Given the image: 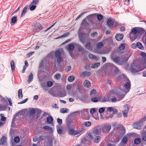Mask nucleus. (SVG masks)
Wrapping results in <instances>:
<instances>
[{
    "instance_id": "obj_29",
    "label": "nucleus",
    "mask_w": 146,
    "mask_h": 146,
    "mask_svg": "<svg viewBox=\"0 0 146 146\" xmlns=\"http://www.w3.org/2000/svg\"><path fill=\"white\" fill-rule=\"evenodd\" d=\"M100 62H97L92 64L91 66V68H97L100 65Z\"/></svg>"
},
{
    "instance_id": "obj_40",
    "label": "nucleus",
    "mask_w": 146,
    "mask_h": 146,
    "mask_svg": "<svg viewBox=\"0 0 146 146\" xmlns=\"http://www.w3.org/2000/svg\"><path fill=\"white\" fill-rule=\"evenodd\" d=\"M29 7H30V10L32 11L34 10L35 9L36 7V6L34 5H31V3L29 5Z\"/></svg>"
},
{
    "instance_id": "obj_59",
    "label": "nucleus",
    "mask_w": 146,
    "mask_h": 146,
    "mask_svg": "<svg viewBox=\"0 0 146 146\" xmlns=\"http://www.w3.org/2000/svg\"><path fill=\"white\" fill-rule=\"evenodd\" d=\"M22 6V5L21 4L19 7L12 14L13 15L17 12L19 10L20 8H21V7Z\"/></svg>"
},
{
    "instance_id": "obj_60",
    "label": "nucleus",
    "mask_w": 146,
    "mask_h": 146,
    "mask_svg": "<svg viewBox=\"0 0 146 146\" xmlns=\"http://www.w3.org/2000/svg\"><path fill=\"white\" fill-rule=\"evenodd\" d=\"M28 98H27L23 101H21L20 102L18 103V104H22L26 102L28 100Z\"/></svg>"
},
{
    "instance_id": "obj_10",
    "label": "nucleus",
    "mask_w": 146,
    "mask_h": 146,
    "mask_svg": "<svg viewBox=\"0 0 146 146\" xmlns=\"http://www.w3.org/2000/svg\"><path fill=\"white\" fill-rule=\"evenodd\" d=\"M128 58H126L125 57H122L121 58L119 57V59L118 60V64L122 65L125 64L127 61Z\"/></svg>"
},
{
    "instance_id": "obj_49",
    "label": "nucleus",
    "mask_w": 146,
    "mask_h": 146,
    "mask_svg": "<svg viewBox=\"0 0 146 146\" xmlns=\"http://www.w3.org/2000/svg\"><path fill=\"white\" fill-rule=\"evenodd\" d=\"M91 100L94 102H96L98 101V99L97 97H94L91 99Z\"/></svg>"
},
{
    "instance_id": "obj_37",
    "label": "nucleus",
    "mask_w": 146,
    "mask_h": 146,
    "mask_svg": "<svg viewBox=\"0 0 146 146\" xmlns=\"http://www.w3.org/2000/svg\"><path fill=\"white\" fill-rule=\"evenodd\" d=\"M75 79V77L73 76H69L68 78V81L69 82H71L73 81Z\"/></svg>"
},
{
    "instance_id": "obj_41",
    "label": "nucleus",
    "mask_w": 146,
    "mask_h": 146,
    "mask_svg": "<svg viewBox=\"0 0 146 146\" xmlns=\"http://www.w3.org/2000/svg\"><path fill=\"white\" fill-rule=\"evenodd\" d=\"M70 34V33L69 32L66 33L64 34L63 35L61 36H60L57 37L56 38V39H58L59 38H62L63 37H66L68 36Z\"/></svg>"
},
{
    "instance_id": "obj_1",
    "label": "nucleus",
    "mask_w": 146,
    "mask_h": 146,
    "mask_svg": "<svg viewBox=\"0 0 146 146\" xmlns=\"http://www.w3.org/2000/svg\"><path fill=\"white\" fill-rule=\"evenodd\" d=\"M130 82L128 80L126 83L124 85L125 88L127 89L125 90V89L121 90L120 88H118L117 90L116 91V90H115L114 93L118 96V97L121 99H122L125 96V95L129 91L130 87Z\"/></svg>"
},
{
    "instance_id": "obj_20",
    "label": "nucleus",
    "mask_w": 146,
    "mask_h": 146,
    "mask_svg": "<svg viewBox=\"0 0 146 146\" xmlns=\"http://www.w3.org/2000/svg\"><path fill=\"white\" fill-rule=\"evenodd\" d=\"M66 125L68 127L70 128V125L73 122L72 119L70 118V117H68L66 120Z\"/></svg>"
},
{
    "instance_id": "obj_22",
    "label": "nucleus",
    "mask_w": 146,
    "mask_h": 146,
    "mask_svg": "<svg viewBox=\"0 0 146 146\" xmlns=\"http://www.w3.org/2000/svg\"><path fill=\"white\" fill-rule=\"evenodd\" d=\"M46 121L48 123L51 124L53 122V118L51 116H50L47 117Z\"/></svg>"
},
{
    "instance_id": "obj_58",
    "label": "nucleus",
    "mask_w": 146,
    "mask_h": 146,
    "mask_svg": "<svg viewBox=\"0 0 146 146\" xmlns=\"http://www.w3.org/2000/svg\"><path fill=\"white\" fill-rule=\"evenodd\" d=\"M7 108V106H5L0 104V109L2 110H5Z\"/></svg>"
},
{
    "instance_id": "obj_46",
    "label": "nucleus",
    "mask_w": 146,
    "mask_h": 146,
    "mask_svg": "<svg viewBox=\"0 0 146 146\" xmlns=\"http://www.w3.org/2000/svg\"><path fill=\"white\" fill-rule=\"evenodd\" d=\"M128 138L126 136H124L122 140V142L124 144H125L127 142Z\"/></svg>"
},
{
    "instance_id": "obj_64",
    "label": "nucleus",
    "mask_w": 146,
    "mask_h": 146,
    "mask_svg": "<svg viewBox=\"0 0 146 146\" xmlns=\"http://www.w3.org/2000/svg\"><path fill=\"white\" fill-rule=\"evenodd\" d=\"M72 88V86L71 85H68L67 86L66 88L68 90H69L71 89Z\"/></svg>"
},
{
    "instance_id": "obj_36",
    "label": "nucleus",
    "mask_w": 146,
    "mask_h": 146,
    "mask_svg": "<svg viewBox=\"0 0 146 146\" xmlns=\"http://www.w3.org/2000/svg\"><path fill=\"white\" fill-rule=\"evenodd\" d=\"M11 65L12 70L13 71L15 70V62L13 60H12L11 62Z\"/></svg>"
},
{
    "instance_id": "obj_19",
    "label": "nucleus",
    "mask_w": 146,
    "mask_h": 146,
    "mask_svg": "<svg viewBox=\"0 0 146 146\" xmlns=\"http://www.w3.org/2000/svg\"><path fill=\"white\" fill-rule=\"evenodd\" d=\"M123 35L122 34H117L115 36V38L118 41L121 40L123 38Z\"/></svg>"
},
{
    "instance_id": "obj_44",
    "label": "nucleus",
    "mask_w": 146,
    "mask_h": 146,
    "mask_svg": "<svg viewBox=\"0 0 146 146\" xmlns=\"http://www.w3.org/2000/svg\"><path fill=\"white\" fill-rule=\"evenodd\" d=\"M100 100L102 102H106L109 101V98L106 97H105L104 98H101Z\"/></svg>"
},
{
    "instance_id": "obj_55",
    "label": "nucleus",
    "mask_w": 146,
    "mask_h": 146,
    "mask_svg": "<svg viewBox=\"0 0 146 146\" xmlns=\"http://www.w3.org/2000/svg\"><path fill=\"white\" fill-rule=\"evenodd\" d=\"M54 78L57 80H59L60 78V75L59 74H55Z\"/></svg>"
},
{
    "instance_id": "obj_21",
    "label": "nucleus",
    "mask_w": 146,
    "mask_h": 146,
    "mask_svg": "<svg viewBox=\"0 0 146 146\" xmlns=\"http://www.w3.org/2000/svg\"><path fill=\"white\" fill-rule=\"evenodd\" d=\"M84 86L87 88H88L91 86V83L88 80H85L84 82Z\"/></svg>"
},
{
    "instance_id": "obj_7",
    "label": "nucleus",
    "mask_w": 146,
    "mask_h": 146,
    "mask_svg": "<svg viewBox=\"0 0 146 146\" xmlns=\"http://www.w3.org/2000/svg\"><path fill=\"white\" fill-rule=\"evenodd\" d=\"M111 128L110 125H105L102 126L100 128V130H102L105 132H109Z\"/></svg>"
},
{
    "instance_id": "obj_53",
    "label": "nucleus",
    "mask_w": 146,
    "mask_h": 146,
    "mask_svg": "<svg viewBox=\"0 0 146 146\" xmlns=\"http://www.w3.org/2000/svg\"><path fill=\"white\" fill-rule=\"evenodd\" d=\"M84 130V129L83 128L80 129L79 130L77 131L76 133L77 134H81L82 132H83Z\"/></svg>"
},
{
    "instance_id": "obj_48",
    "label": "nucleus",
    "mask_w": 146,
    "mask_h": 146,
    "mask_svg": "<svg viewBox=\"0 0 146 146\" xmlns=\"http://www.w3.org/2000/svg\"><path fill=\"white\" fill-rule=\"evenodd\" d=\"M125 48V45L124 44H121L119 48V50H124Z\"/></svg>"
},
{
    "instance_id": "obj_13",
    "label": "nucleus",
    "mask_w": 146,
    "mask_h": 146,
    "mask_svg": "<svg viewBox=\"0 0 146 146\" xmlns=\"http://www.w3.org/2000/svg\"><path fill=\"white\" fill-rule=\"evenodd\" d=\"M42 29V27L40 24H36L35 26V28L33 29L34 32H38Z\"/></svg>"
},
{
    "instance_id": "obj_24",
    "label": "nucleus",
    "mask_w": 146,
    "mask_h": 146,
    "mask_svg": "<svg viewBox=\"0 0 146 146\" xmlns=\"http://www.w3.org/2000/svg\"><path fill=\"white\" fill-rule=\"evenodd\" d=\"M28 6L27 5H26L24 8H23L22 13L21 14V17L23 16H24L26 13L27 12Z\"/></svg>"
},
{
    "instance_id": "obj_39",
    "label": "nucleus",
    "mask_w": 146,
    "mask_h": 146,
    "mask_svg": "<svg viewBox=\"0 0 146 146\" xmlns=\"http://www.w3.org/2000/svg\"><path fill=\"white\" fill-rule=\"evenodd\" d=\"M141 141L139 138H136L134 140V143L136 145H138L140 143Z\"/></svg>"
},
{
    "instance_id": "obj_50",
    "label": "nucleus",
    "mask_w": 146,
    "mask_h": 146,
    "mask_svg": "<svg viewBox=\"0 0 146 146\" xmlns=\"http://www.w3.org/2000/svg\"><path fill=\"white\" fill-rule=\"evenodd\" d=\"M141 55L143 57V58L145 59V62H146V54L143 52H142L141 53Z\"/></svg>"
},
{
    "instance_id": "obj_63",
    "label": "nucleus",
    "mask_w": 146,
    "mask_h": 146,
    "mask_svg": "<svg viewBox=\"0 0 146 146\" xmlns=\"http://www.w3.org/2000/svg\"><path fill=\"white\" fill-rule=\"evenodd\" d=\"M96 111V109L95 108L91 109L90 110V113L92 114Z\"/></svg>"
},
{
    "instance_id": "obj_34",
    "label": "nucleus",
    "mask_w": 146,
    "mask_h": 146,
    "mask_svg": "<svg viewBox=\"0 0 146 146\" xmlns=\"http://www.w3.org/2000/svg\"><path fill=\"white\" fill-rule=\"evenodd\" d=\"M137 47L138 48L140 49L143 50L144 49V47L141 43L139 42H137Z\"/></svg>"
},
{
    "instance_id": "obj_57",
    "label": "nucleus",
    "mask_w": 146,
    "mask_h": 146,
    "mask_svg": "<svg viewBox=\"0 0 146 146\" xmlns=\"http://www.w3.org/2000/svg\"><path fill=\"white\" fill-rule=\"evenodd\" d=\"M105 110V109L104 108H101L99 109L98 111L100 113H102L104 112Z\"/></svg>"
},
{
    "instance_id": "obj_12",
    "label": "nucleus",
    "mask_w": 146,
    "mask_h": 146,
    "mask_svg": "<svg viewBox=\"0 0 146 146\" xmlns=\"http://www.w3.org/2000/svg\"><path fill=\"white\" fill-rule=\"evenodd\" d=\"M49 139L48 141L46 143V146H52L53 144L52 141L54 139L53 136L52 135H49L48 136Z\"/></svg>"
},
{
    "instance_id": "obj_35",
    "label": "nucleus",
    "mask_w": 146,
    "mask_h": 146,
    "mask_svg": "<svg viewBox=\"0 0 146 146\" xmlns=\"http://www.w3.org/2000/svg\"><path fill=\"white\" fill-rule=\"evenodd\" d=\"M69 134L70 135H75L77 134L76 132L73 129H69Z\"/></svg>"
},
{
    "instance_id": "obj_27",
    "label": "nucleus",
    "mask_w": 146,
    "mask_h": 146,
    "mask_svg": "<svg viewBox=\"0 0 146 146\" xmlns=\"http://www.w3.org/2000/svg\"><path fill=\"white\" fill-rule=\"evenodd\" d=\"M92 124V123L89 121H86L84 122L82 124L83 126L85 127H88L90 126Z\"/></svg>"
},
{
    "instance_id": "obj_14",
    "label": "nucleus",
    "mask_w": 146,
    "mask_h": 146,
    "mask_svg": "<svg viewBox=\"0 0 146 146\" xmlns=\"http://www.w3.org/2000/svg\"><path fill=\"white\" fill-rule=\"evenodd\" d=\"M84 33H82L79 34V38L80 41L83 44L86 42V38L84 37Z\"/></svg>"
},
{
    "instance_id": "obj_47",
    "label": "nucleus",
    "mask_w": 146,
    "mask_h": 146,
    "mask_svg": "<svg viewBox=\"0 0 146 146\" xmlns=\"http://www.w3.org/2000/svg\"><path fill=\"white\" fill-rule=\"evenodd\" d=\"M97 19L99 21L101 20L103 18V16L101 14L98 15L97 16Z\"/></svg>"
},
{
    "instance_id": "obj_15",
    "label": "nucleus",
    "mask_w": 146,
    "mask_h": 146,
    "mask_svg": "<svg viewBox=\"0 0 146 146\" xmlns=\"http://www.w3.org/2000/svg\"><path fill=\"white\" fill-rule=\"evenodd\" d=\"M89 138L90 140H94V141L96 143H98L101 139V137L99 136H95V137L92 138Z\"/></svg>"
},
{
    "instance_id": "obj_61",
    "label": "nucleus",
    "mask_w": 146,
    "mask_h": 146,
    "mask_svg": "<svg viewBox=\"0 0 146 146\" xmlns=\"http://www.w3.org/2000/svg\"><path fill=\"white\" fill-rule=\"evenodd\" d=\"M62 131H63L62 130L60 129H57V133L59 135L61 134L62 133Z\"/></svg>"
},
{
    "instance_id": "obj_38",
    "label": "nucleus",
    "mask_w": 146,
    "mask_h": 146,
    "mask_svg": "<svg viewBox=\"0 0 146 146\" xmlns=\"http://www.w3.org/2000/svg\"><path fill=\"white\" fill-rule=\"evenodd\" d=\"M104 46V44L102 42H99L97 44V48H100Z\"/></svg>"
},
{
    "instance_id": "obj_8",
    "label": "nucleus",
    "mask_w": 146,
    "mask_h": 146,
    "mask_svg": "<svg viewBox=\"0 0 146 146\" xmlns=\"http://www.w3.org/2000/svg\"><path fill=\"white\" fill-rule=\"evenodd\" d=\"M100 133L99 130L96 129L94 130L92 133H90L88 135L89 137L92 138L93 137H95V136H99Z\"/></svg>"
},
{
    "instance_id": "obj_3",
    "label": "nucleus",
    "mask_w": 146,
    "mask_h": 146,
    "mask_svg": "<svg viewBox=\"0 0 146 146\" xmlns=\"http://www.w3.org/2000/svg\"><path fill=\"white\" fill-rule=\"evenodd\" d=\"M137 27L133 28L131 30V31L129 33L130 38L131 39H132L135 40L137 37V36L135 35H132V34L135 35L137 33H138Z\"/></svg>"
},
{
    "instance_id": "obj_45",
    "label": "nucleus",
    "mask_w": 146,
    "mask_h": 146,
    "mask_svg": "<svg viewBox=\"0 0 146 146\" xmlns=\"http://www.w3.org/2000/svg\"><path fill=\"white\" fill-rule=\"evenodd\" d=\"M96 90H95L93 89L91 91L90 95L91 96H95L96 94Z\"/></svg>"
},
{
    "instance_id": "obj_52",
    "label": "nucleus",
    "mask_w": 146,
    "mask_h": 146,
    "mask_svg": "<svg viewBox=\"0 0 146 146\" xmlns=\"http://www.w3.org/2000/svg\"><path fill=\"white\" fill-rule=\"evenodd\" d=\"M39 0H33L31 4L36 5L39 2Z\"/></svg>"
},
{
    "instance_id": "obj_26",
    "label": "nucleus",
    "mask_w": 146,
    "mask_h": 146,
    "mask_svg": "<svg viewBox=\"0 0 146 146\" xmlns=\"http://www.w3.org/2000/svg\"><path fill=\"white\" fill-rule=\"evenodd\" d=\"M138 33L142 34L145 33V30L144 29L139 27H137Z\"/></svg>"
},
{
    "instance_id": "obj_4",
    "label": "nucleus",
    "mask_w": 146,
    "mask_h": 146,
    "mask_svg": "<svg viewBox=\"0 0 146 146\" xmlns=\"http://www.w3.org/2000/svg\"><path fill=\"white\" fill-rule=\"evenodd\" d=\"M96 15V14H94L89 15L88 16H87L86 18L82 20L81 23V26L84 27L88 26L89 24L87 21V20H88L89 18L91 17L94 16Z\"/></svg>"
},
{
    "instance_id": "obj_56",
    "label": "nucleus",
    "mask_w": 146,
    "mask_h": 146,
    "mask_svg": "<svg viewBox=\"0 0 146 146\" xmlns=\"http://www.w3.org/2000/svg\"><path fill=\"white\" fill-rule=\"evenodd\" d=\"M14 141L16 143L19 142L20 141V139L18 137H16L14 138Z\"/></svg>"
},
{
    "instance_id": "obj_43",
    "label": "nucleus",
    "mask_w": 146,
    "mask_h": 146,
    "mask_svg": "<svg viewBox=\"0 0 146 146\" xmlns=\"http://www.w3.org/2000/svg\"><path fill=\"white\" fill-rule=\"evenodd\" d=\"M68 111L67 109L66 108H62L60 110V112L62 113H67Z\"/></svg>"
},
{
    "instance_id": "obj_17",
    "label": "nucleus",
    "mask_w": 146,
    "mask_h": 146,
    "mask_svg": "<svg viewBox=\"0 0 146 146\" xmlns=\"http://www.w3.org/2000/svg\"><path fill=\"white\" fill-rule=\"evenodd\" d=\"M75 46L77 48L78 50L80 52H84V49L82 46L76 43H75Z\"/></svg>"
},
{
    "instance_id": "obj_2",
    "label": "nucleus",
    "mask_w": 146,
    "mask_h": 146,
    "mask_svg": "<svg viewBox=\"0 0 146 146\" xmlns=\"http://www.w3.org/2000/svg\"><path fill=\"white\" fill-rule=\"evenodd\" d=\"M62 51V50H58L54 52L55 57L58 63L60 62L62 59V57L61 56Z\"/></svg>"
},
{
    "instance_id": "obj_9",
    "label": "nucleus",
    "mask_w": 146,
    "mask_h": 146,
    "mask_svg": "<svg viewBox=\"0 0 146 146\" xmlns=\"http://www.w3.org/2000/svg\"><path fill=\"white\" fill-rule=\"evenodd\" d=\"M142 70L139 69L137 66L134 64H133L131 66V71L133 73L139 72Z\"/></svg>"
},
{
    "instance_id": "obj_18",
    "label": "nucleus",
    "mask_w": 146,
    "mask_h": 146,
    "mask_svg": "<svg viewBox=\"0 0 146 146\" xmlns=\"http://www.w3.org/2000/svg\"><path fill=\"white\" fill-rule=\"evenodd\" d=\"M91 43L90 42H86L84 45L86 48L89 50H92V46L91 45Z\"/></svg>"
},
{
    "instance_id": "obj_31",
    "label": "nucleus",
    "mask_w": 146,
    "mask_h": 146,
    "mask_svg": "<svg viewBox=\"0 0 146 146\" xmlns=\"http://www.w3.org/2000/svg\"><path fill=\"white\" fill-rule=\"evenodd\" d=\"M33 78V75L32 73H31L30 75L28 77V80L27 82L29 83L32 81Z\"/></svg>"
},
{
    "instance_id": "obj_42",
    "label": "nucleus",
    "mask_w": 146,
    "mask_h": 146,
    "mask_svg": "<svg viewBox=\"0 0 146 146\" xmlns=\"http://www.w3.org/2000/svg\"><path fill=\"white\" fill-rule=\"evenodd\" d=\"M17 16H14L11 19V21L12 23H15L17 21Z\"/></svg>"
},
{
    "instance_id": "obj_6",
    "label": "nucleus",
    "mask_w": 146,
    "mask_h": 146,
    "mask_svg": "<svg viewBox=\"0 0 146 146\" xmlns=\"http://www.w3.org/2000/svg\"><path fill=\"white\" fill-rule=\"evenodd\" d=\"M144 121L143 119H142L139 121L135 123L133 125V127L135 129H140Z\"/></svg>"
},
{
    "instance_id": "obj_23",
    "label": "nucleus",
    "mask_w": 146,
    "mask_h": 146,
    "mask_svg": "<svg viewBox=\"0 0 146 146\" xmlns=\"http://www.w3.org/2000/svg\"><path fill=\"white\" fill-rule=\"evenodd\" d=\"M119 99H117L116 97H112L109 100V101L112 103L116 102L117 101H119L120 100V99H121V98Z\"/></svg>"
},
{
    "instance_id": "obj_5",
    "label": "nucleus",
    "mask_w": 146,
    "mask_h": 146,
    "mask_svg": "<svg viewBox=\"0 0 146 146\" xmlns=\"http://www.w3.org/2000/svg\"><path fill=\"white\" fill-rule=\"evenodd\" d=\"M75 43H72L70 44L67 46L66 48L71 56L72 55V51L74 50L75 48Z\"/></svg>"
},
{
    "instance_id": "obj_28",
    "label": "nucleus",
    "mask_w": 146,
    "mask_h": 146,
    "mask_svg": "<svg viewBox=\"0 0 146 146\" xmlns=\"http://www.w3.org/2000/svg\"><path fill=\"white\" fill-rule=\"evenodd\" d=\"M88 56L89 58L92 60H98V58L96 56L91 54H89L88 55Z\"/></svg>"
},
{
    "instance_id": "obj_16",
    "label": "nucleus",
    "mask_w": 146,
    "mask_h": 146,
    "mask_svg": "<svg viewBox=\"0 0 146 146\" xmlns=\"http://www.w3.org/2000/svg\"><path fill=\"white\" fill-rule=\"evenodd\" d=\"M111 58L112 60L116 63L117 64L118 63H119V62H118V60L119 59V57L115 56L114 54H113L111 55Z\"/></svg>"
},
{
    "instance_id": "obj_25",
    "label": "nucleus",
    "mask_w": 146,
    "mask_h": 146,
    "mask_svg": "<svg viewBox=\"0 0 146 146\" xmlns=\"http://www.w3.org/2000/svg\"><path fill=\"white\" fill-rule=\"evenodd\" d=\"M90 72H82L80 74V75L83 77L85 76H89L90 75Z\"/></svg>"
},
{
    "instance_id": "obj_32",
    "label": "nucleus",
    "mask_w": 146,
    "mask_h": 146,
    "mask_svg": "<svg viewBox=\"0 0 146 146\" xmlns=\"http://www.w3.org/2000/svg\"><path fill=\"white\" fill-rule=\"evenodd\" d=\"M6 140V137L4 136H3L2 138L0 140V145H3L5 143Z\"/></svg>"
},
{
    "instance_id": "obj_11",
    "label": "nucleus",
    "mask_w": 146,
    "mask_h": 146,
    "mask_svg": "<svg viewBox=\"0 0 146 146\" xmlns=\"http://www.w3.org/2000/svg\"><path fill=\"white\" fill-rule=\"evenodd\" d=\"M124 110L122 111L123 115L124 117H126L127 116V113L129 111V108L128 105H125L124 106Z\"/></svg>"
},
{
    "instance_id": "obj_51",
    "label": "nucleus",
    "mask_w": 146,
    "mask_h": 146,
    "mask_svg": "<svg viewBox=\"0 0 146 146\" xmlns=\"http://www.w3.org/2000/svg\"><path fill=\"white\" fill-rule=\"evenodd\" d=\"M53 84V83L51 81H48L46 83L47 86L48 87H51Z\"/></svg>"
},
{
    "instance_id": "obj_33",
    "label": "nucleus",
    "mask_w": 146,
    "mask_h": 146,
    "mask_svg": "<svg viewBox=\"0 0 146 146\" xmlns=\"http://www.w3.org/2000/svg\"><path fill=\"white\" fill-rule=\"evenodd\" d=\"M18 96L19 99L22 98L23 95L22 94V89H20L18 91Z\"/></svg>"
},
{
    "instance_id": "obj_30",
    "label": "nucleus",
    "mask_w": 146,
    "mask_h": 146,
    "mask_svg": "<svg viewBox=\"0 0 146 146\" xmlns=\"http://www.w3.org/2000/svg\"><path fill=\"white\" fill-rule=\"evenodd\" d=\"M107 24L110 26H112L113 25V21L111 19H109L107 20Z\"/></svg>"
},
{
    "instance_id": "obj_62",
    "label": "nucleus",
    "mask_w": 146,
    "mask_h": 146,
    "mask_svg": "<svg viewBox=\"0 0 146 146\" xmlns=\"http://www.w3.org/2000/svg\"><path fill=\"white\" fill-rule=\"evenodd\" d=\"M86 12H83L79 15L76 19V20H78L81 16L83 15Z\"/></svg>"
},
{
    "instance_id": "obj_54",
    "label": "nucleus",
    "mask_w": 146,
    "mask_h": 146,
    "mask_svg": "<svg viewBox=\"0 0 146 146\" xmlns=\"http://www.w3.org/2000/svg\"><path fill=\"white\" fill-rule=\"evenodd\" d=\"M60 96V97H63L66 96V94L65 92H61L59 93Z\"/></svg>"
}]
</instances>
